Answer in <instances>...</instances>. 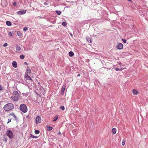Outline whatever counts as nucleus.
I'll use <instances>...</instances> for the list:
<instances>
[{"instance_id":"obj_1","label":"nucleus","mask_w":148,"mask_h":148,"mask_svg":"<svg viewBox=\"0 0 148 148\" xmlns=\"http://www.w3.org/2000/svg\"><path fill=\"white\" fill-rule=\"evenodd\" d=\"M14 108V105L13 104L8 103L4 106L3 109L5 111H9L11 110Z\"/></svg>"},{"instance_id":"obj_2","label":"nucleus","mask_w":148,"mask_h":148,"mask_svg":"<svg viewBox=\"0 0 148 148\" xmlns=\"http://www.w3.org/2000/svg\"><path fill=\"white\" fill-rule=\"evenodd\" d=\"M19 94L16 91H14L13 92L12 96L11 97L12 99L14 101H17L19 98Z\"/></svg>"},{"instance_id":"obj_3","label":"nucleus","mask_w":148,"mask_h":148,"mask_svg":"<svg viewBox=\"0 0 148 148\" xmlns=\"http://www.w3.org/2000/svg\"><path fill=\"white\" fill-rule=\"evenodd\" d=\"M20 109L23 113H25L27 111V107L24 104H21L19 107Z\"/></svg>"},{"instance_id":"obj_4","label":"nucleus","mask_w":148,"mask_h":148,"mask_svg":"<svg viewBox=\"0 0 148 148\" xmlns=\"http://www.w3.org/2000/svg\"><path fill=\"white\" fill-rule=\"evenodd\" d=\"M6 134L9 138H12L13 137V134L12 132L10 130H7Z\"/></svg>"},{"instance_id":"obj_5","label":"nucleus","mask_w":148,"mask_h":148,"mask_svg":"<svg viewBox=\"0 0 148 148\" xmlns=\"http://www.w3.org/2000/svg\"><path fill=\"white\" fill-rule=\"evenodd\" d=\"M38 86L39 87H39V88L40 91L42 93H43L45 92V90L43 87H42V83H40L38 82Z\"/></svg>"},{"instance_id":"obj_6","label":"nucleus","mask_w":148,"mask_h":148,"mask_svg":"<svg viewBox=\"0 0 148 148\" xmlns=\"http://www.w3.org/2000/svg\"><path fill=\"white\" fill-rule=\"evenodd\" d=\"M116 48L119 49H122L123 48V45L121 43H119L116 47Z\"/></svg>"},{"instance_id":"obj_7","label":"nucleus","mask_w":148,"mask_h":148,"mask_svg":"<svg viewBox=\"0 0 148 148\" xmlns=\"http://www.w3.org/2000/svg\"><path fill=\"white\" fill-rule=\"evenodd\" d=\"M26 11L25 10H22L19 11L17 12V14L19 15L23 14L25 13Z\"/></svg>"},{"instance_id":"obj_8","label":"nucleus","mask_w":148,"mask_h":148,"mask_svg":"<svg viewBox=\"0 0 148 148\" xmlns=\"http://www.w3.org/2000/svg\"><path fill=\"white\" fill-rule=\"evenodd\" d=\"M66 86L65 85H63L61 89V94L63 95Z\"/></svg>"},{"instance_id":"obj_9","label":"nucleus","mask_w":148,"mask_h":148,"mask_svg":"<svg viewBox=\"0 0 148 148\" xmlns=\"http://www.w3.org/2000/svg\"><path fill=\"white\" fill-rule=\"evenodd\" d=\"M12 66L14 68H16L17 67V63L16 61H13L12 63Z\"/></svg>"},{"instance_id":"obj_10","label":"nucleus","mask_w":148,"mask_h":148,"mask_svg":"<svg viewBox=\"0 0 148 148\" xmlns=\"http://www.w3.org/2000/svg\"><path fill=\"white\" fill-rule=\"evenodd\" d=\"M25 77L27 79L31 80V77L27 74H26L25 76Z\"/></svg>"},{"instance_id":"obj_11","label":"nucleus","mask_w":148,"mask_h":148,"mask_svg":"<svg viewBox=\"0 0 148 148\" xmlns=\"http://www.w3.org/2000/svg\"><path fill=\"white\" fill-rule=\"evenodd\" d=\"M132 92L134 95H136L138 94V91L136 89H133L132 90Z\"/></svg>"},{"instance_id":"obj_12","label":"nucleus","mask_w":148,"mask_h":148,"mask_svg":"<svg viewBox=\"0 0 148 148\" xmlns=\"http://www.w3.org/2000/svg\"><path fill=\"white\" fill-rule=\"evenodd\" d=\"M6 24L8 26H10L12 25V23L9 21H7L6 22Z\"/></svg>"},{"instance_id":"obj_13","label":"nucleus","mask_w":148,"mask_h":148,"mask_svg":"<svg viewBox=\"0 0 148 148\" xmlns=\"http://www.w3.org/2000/svg\"><path fill=\"white\" fill-rule=\"evenodd\" d=\"M69 55L70 57H73L74 55V53L73 52L71 51L69 52Z\"/></svg>"},{"instance_id":"obj_14","label":"nucleus","mask_w":148,"mask_h":148,"mask_svg":"<svg viewBox=\"0 0 148 148\" xmlns=\"http://www.w3.org/2000/svg\"><path fill=\"white\" fill-rule=\"evenodd\" d=\"M87 41L90 43L91 42V39L88 37H87L86 38Z\"/></svg>"},{"instance_id":"obj_15","label":"nucleus","mask_w":148,"mask_h":148,"mask_svg":"<svg viewBox=\"0 0 148 148\" xmlns=\"http://www.w3.org/2000/svg\"><path fill=\"white\" fill-rule=\"evenodd\" d=\"M112 132L114 134H115L116 132V129L115 128H113L112 130Z\"/></svg>"},{"instance_id":"obj_16","label":"nucleus","mask_w":148,"mask_h":148,"mask_svg":"<svg viewBox=\"0 0 148 148\" xmlns=\"http://www.w3.org/2000/svg\"><path fill=\"white\" fill-rule=\"evenodd\" d=\"M58 114H56V116H55V117L54 118V119L53 120V121H56L58 119Z\"/></svg>"},{"instance_id":"obj_17","label":"nucleus","mask_w":148,"mask_h":148,"mask_svg":"<svg viewBox=\"0 0 148 148\" xmlns=\"http://www.w3.org/2000/svg\"><path fill=\"white\" fill-rule=\"evenodd\" d=\"M41 119L40 117L38 116V123H40L41 122Z\"/></svg>"},{"instance_id":"obj_18","label":"nucleus","mask_w":148,"mask_h":148,"mask_svg":"<svg viewBox=\"0 0 148 148\" xmlns=\"http://www.w3.org/2000/svg\"><path fill=\"white\" fill-rule=\"evenodd\" d=\"M114 69L116 71H122L123 70V69L122 68L121 69H119L118 68H114Z\"/></svg>"},{"instance_id":"obj_19","label":"nucleus","mask_w":148,"mask_h":148,"mask_svg":"<svg viewBox=\"0 0 148 148\" xmlns=\"http://www.w3.org/2000/svg\"><path fill=\"white\" fill-rule=\"evenodd\" d=\"M20 58L21 59H24L25 58V55H24L22 54L20 56Z\"/></svg>"},{"instance_id":"obj_20","label":"nucleus","mask_w":148,"mask_h":148,"mask_svg":"<svg viewBox=\"0 0 148 148\" xmlns=\"http://www.w3.org/2000/svg\"><path fill=\"white\" fill-rule=\"evenodd\" d=\"M17 34L19 36H22V34L19 31H18L17 32Z\"/></svg>"},{"instance_id":"obj_21","label":"nucleus","mask_w":148,"mask_h":148,"mask_svg":"<svg viewBox=\"0 0 148 148\" xmlns=\"http://www.w3.org/2000/svg\"><path fill=\"white\" fill-rule=\"evenodd\" d=\"M16 49L17 51H20L21 50V47L20 46H16Z\"/></svg>"},{"instance_id":"obj_22","label":"nucleus","mask_w":148,"mask_h":148,"mask_svg":"<svg viewBox=\"0 0 148 148\" xmlns=\"http://www.w3.org/2000/svg\"><path fill=\"white\" fill-rule=\"evenodd\" d=\"M56 12L57 13V14L58 15H60L61 14V12L60 11H59L58 10H56Z\"/></svg>"},{"instance_id":"obj_23","label":"nucleus","mask_w":148,"mask_h":148,"mask_svg":"<svg viewBox=\"0 0 148 148\" xmlns=\"http://www.w3.org/2000/svg\"><path fill=\"white\" fill-rule=\"evenodd\" d=\"M62 24L63 26H65L67 25V23L66 22H64L62 23Z\"/></svg>"},{"instance_id":"obj_24","label":"nucleus","mask_w":148,"mask_h":148,"mask_svg":"<svg viewBox=\"0 0 148 148\" xmlns=\"http://www.w3.org/2000/svg\"><path fill=\"white\" fill-rule=\"evenodd\" d=\"M89 20H86V21H84L83 22V23L84 24L88 23H89Z\"/></svg>"},{"instance_id":"obj_25","label":"nucleus","mask_w":148,"mask_h":148,"mask_svg":"<svg viewBox=\"0 0 148 148\" xmlns=\"http://www.w3.org/2000/svg\"><path fill=\"white\" fill-rule=\"evenodd\" d=\"M27 73H29L31 72V70L30 69H27Z\"/></svg>"},{"instance_id":"obj_26","label":"nucleus","mask_w":148,"mask_h":148,"mask_svg":"<svg viewBox=\"0 0 148 148\" xmlns=\"http://www.w3.org/2000/svg\"><path fill=\"white\" fill-rule=\"evenodd\" d=\"M48 127V129L47 130L49 131L51 130L52 129V127Z\"/></svg>"},{"instance_id":"obj_27","label":"nucleus","mask_w":148,"mask_h":148,"mask_svg":"<svg viewBox=\"0 0 148 148\" xmlns=\"http://www.w3.org/2000/svg\"><path fill=\"white\" fill-rule=\"evenodd\" d=\"M60 108L63 110H64L65 109L64 107V106H61L60 107Z\"/></svg>"},{"instance_id":"obj_28","label":"nucleus","mask_w":148,"mask_h":148,"mask_svg":"<svg viewBox=\"0 0 148 148\" xmlns=\"http://www.w3.org/2000/svg\"><path fill=\"white\" fill-rule=\"evenodd\" d=\"M125 144V141L124 140H123L122 142V145L123 146H124Z\"/></svg>"},{"instance_id":"obj_29","label":"nucleus","mask_w":148,"mask_h":148,"mask_svg":"<svg viewBox=\"0 0 148 148\" xmlns=\"http://www.w3.org/2000/svg\"><path fill=\"white\" fill-rule=\"evenodd\" d=\"M28 29H27V27H25L23 29V30L25 31V32Z\"/></svg>"},{"instance_id":"obj_30","label":"nucleus","mask_w":148,"mask_h":148,"mask_svg":"<svg viewBox=\"0 0 148 148\" xmlns=\"http://www.w3.org/2000/svg\"><path fill=\"white\" fill-rule=\"evenodd\" d=\"M8 35L9 36H12V34L11 32H8Z\"/></svg>"},{"instance_id":"obj_31","label":"nucleus","mask_w":148,"mask_h":148,"mask_svg":"<svg viewBox=\"0 0 148 148\" xmlns=\"http://www.w3.org/2000/svg\"><path fill=\"white\" fill-rule=\"evenodd\" d=\"M31 137L33 138H37V136H34L32 135V134H31Z\"/></svg>"},{"instance_id":"obj_32","label":"nucleus","mask_w":148,"mask_h":148,"mask_svg":"<svg viewBox=\"0 0 148 148\" xmlns=\"http://www.w3.org/2000/svg\"><path fill=\"white\" fill-rule=\"evenodd\" d=\"M11 115L15 119L16 118V116L14 113H12V114H11Z\"/></svg>"},{"instance_id":"obj_33","label":"nucleus","mask_w":148,"mask_h":148,"mask_svg":"<svg viewBox=\"0 0 148 148\" xmlns=\"http://www.w3.org/2000/svg\"><path fill=\"white\" fill-rule=\"evenodd\" d=\"M8 44L7 43H5L3 45V46L4 47H7L8 46Z\"/></svg>"},{"instance_id":"obj_34","label":"nucleus","mask_w":148,"mask_h":148,"mask_svg":"<svg viewBox=\"0 0 148 148\" xmlns=\"http://www.w3.org/2000/svg\"><path fill=\"white\" fill-rule=\"evenodd\" d=\"M122 40L123 41V42L124 43H126V41H127L126 40L123 39H122Z\"/></svg>"},{"instance_id":"obj_35","label":"nucleus","mask_w":148,"mask_h":148,"mask_svg":"<svg viewBox=\"0 0 148 148\" xmlns=\"http://www.w3.org/2000/svg\"><path fill=\"white\" fill-rule=\"evenodd\" d=\"M44 4L46 6L48 4V3L46 2H45L44 3Z\"/></svg>"},{"instance_id":"obj_36","label":"nucleus","mask_w":148,"mask_h":148,"mask_svg":"<svg viewBox=\"0 0 148 148\" xmlns=\"http://www.w3.org/2000/svg\"><path fill=\"white\" fill-rule=\"evenodd\" d=\"M12 5H14V6H15L16 5V2H14V3H12Z\"/></svg>"},{"instance_id":"obj_37","label":"nucleus","mask_w":148,"mask_h":148,"mask_svg":"<svg viewBox=\"0 0 148 148\" xmlns=\"http://www.w3.org/2000/svg\"><path fill=\"white\" fill-rule=\"evenodd\" d=\"M11 121V119H8V121L7 122V123L8 124V123H9Z\"/></svg>"},{"instance_id":"obj_38","label":"nucleus","mask_w":148,"mask_h":148,"mask_svg":"<svg viewBox=\"0 0 148 148\" xmlns=\"http://www.w3.org/2000/svg\"><path fill=\"white\" fill-rule=\"evenodd\" d=\"M2 86L1 85H0V91L2 90Z\"/></svg>"},{"instance_id":"obj_39","label":"nucleus","mask_w":148,"mask_h":148,"mask_svg":"<svg viewBox=\"0 0 148 148\" xmlns=\"http://www.w3.org/2000/svg\"><path fill=\"white\" fill-rule=\"evenodd\" d=\"M24 64H25V65H28V64L27 63V62H24Z\"/></svg>"},{"instance_id":"obj_40","label":"nucleus","mask_w":148,"mask_h":148,"mask_svg":"<svg viewBox=\"0 0 148 148\" xmlns=\"http://www.w3.org/2000/svg\"><path fill=\"white\" fill-rule=\"evenodd\" d=\"M36 120V124H37V117H36L35 118Z\"/></svg>"},{"instance_id":"obj_41","label":"nucleus","mask_w":148,"mask_h":148,"mask_svg":"<svg viewBox=\"0 0 148 148\" xmlns=\"http://www.w3.org/2000/svg\"><path fill=\"white\" fill-rule=\"evenodd\" d=\"M35 133L36 134H37V130H36L35 131Z\"/></svg>"},{"instance_id":"obj_42","label":"nucleus","mask_w":148,"mask_h":148,"mask_svg":"<svg viewBox=\"0 0 148 148\" xmlns=\"http://www.w3.org/2000/svg\"><path fill=\"white\" fill-rule=\"evenodd\" d=\"M119 64L120 65H121V66L122 65V64L121 63H119Z\"/></svg>"},{"instance_id":"obj_43","label":"nucleus","mask_w":148,"mask_h":148,"mask_svg":"<svg viewBox=\"0 0 148 148\" xmlns=\"http://www.w3.org/2000/svg\"><path fill=\"white\" fill-rule=\"evenodd\" d=\"M77 76H78V77L80 76V74H78V75H77Z\"/></svg>"},{"instance_id":"obj_44","label":"nucleus","mask_w":148,"mask_h":148,"mask_svg":"<svg viewBox=\"0 0 148 148\" xmlns=\"http://www.w3.org/2000/svg\"><path fill=\"white\" fill-rule=\"evenodd\" d=\"M40 133L39 131L38 130V134Z\"/></svg>"},{"instance_id":"obj_45","label":"nucleus","mask_w":148,"mask_h":148,"mask_svg":"<svg viewBox=\"0 0 148 148\" xmlns=\"http://www.w3.org/2000/svg\"><path fill=\"white\" fill-rule=\"evenodd\" d=\"M129 1H131L132 0H128Z\"/></svg>"},{"instance_id":"obj_46","label":"nucleus","mask_w":148,"mask_h":148,"mask_svg":"<svg viewBox=\"0 0 148 148\" xmlns=\"http://www.w3.org/2000/svg\"><path fill=\"white\" fill-rule=\"evenodd\" d=\"M59 134H61V133H60V132L59 133Z\"/></svg>"},{"instance_id":"obj_47","label":"nucleus","mask_w":148,"mask_h":148,"mask_svg":"<svg viewBox=\"0 0 148 148\" xmlns=\"http://www.w3.org/2000/svg\"><path fill=\"white\" fill-rule=\"evenodd\" d=\"M27 117H28V115H27Z\"/></svg>"},{"instance_id":"obj_48","label":"nucleus","mask_w":148,"mask_h":148,"mask_svg":"<svg viewBox=\"0 0 148 148\" xmlns=\"http://www.w3.org/2000/svg\"><path fill=\"white\" fill-rule=\"evenodd\" d=\"M27 117H28V115H27Z\"/></svg>"},{"instance_id":"obj_49","label":"nucleus","mask_w":148,"mask_h":148,"mask_svg":"<svg viewBox=\"0 0 148 148\" xmlns=\"http://www.w3.org/2000/svg\"><path fill=\"white\" fill-rule=\"evenodd\" d=\"M71 36H72V34H71Z\"/></svg>"},{"instance_id":"obj_50","label":"nucleus","mask_w":148,"mask_h":148,"mask_svg":"<svg viewBox=\"0 0 148 148\" xmlns=\"http://www.w3.org/2000/svg\"><path fill=\"white\" fill-rule=\"evenodd\" d=\"M6 141H7L6 140H5V142H6Z\"/></svg>"},{"instance_id":"obj_51","label":"nucleus","mask_w":148,"mask_h":148,"mask_svg":"<svg viewBox=\"0 0 148 148\" xmlns=\"http://www.w3.org/2000/svg\"><path fill=\"white\" fill-rule=\"evenodd\" d=\"M36 92V93H37V92Z\"/></svg>"},{"instance_id":"obj_52","label":"nucleus","mask_w":148,"mask_h":148,"mask_svg":"<svg viewBox=\"0 0 148 148\" xmlns=\"http://www.w3.org/2000/svg\"><path fill=\"white\" fill-rule=\"evenodd\" d=\"M61 148H62V147H61Z\"/></svg>"}]
</instances>
